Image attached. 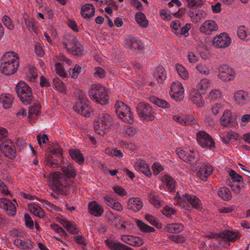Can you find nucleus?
<instances>
[{
    "mask_svg": "<svg viewBox=\"0 0 250 250\" xmlns=\"http://www.w3.org/2000/svg\"><path fill=\"white\" fill-rule=\"evenodd\" d=\"M19 63L17 53L14 52H6L1 57L0 70L5 75L13 74L18 70Z\"/></svg>",
    "mask_w": 250,
    "mask_h": 250,
    "instance_id": "f257e3e1",
    "label": "nucleus"
},
{
    "mask_svg": "<svg viewBox=\"0 0 250 250\" xmlns=\"http://www.w3.org/2000/svg\"><path fill=\"white\" fill-rule=\"evenodd\" d=\"M177 193V194H178ZM177 197V204L182 208H185L187 210H191L195 208L199 210L202 209V204L200 200L194 195L185 193L182 196Z\"/></svg>",
    "mask_w": 250,
    "mask_h": 250,
    "instance_id": "f03ea898",
    "label": "nucleus"
},
{
    "mask_svg": "<svg viewBox=\"0 0 250 250\" xmlns=\"http://www.w3.org/2000/svg\"><path fill=\"white\" fill-rule=\"evenodd\" d=\"M88 95L91 100L102 105L106 104L108 103L109 98L107 90L101 84H92L89 89Z\"/></svg>",
    "mask_w": 250,
    "mask_h": 250,
    "instance_id": "7ed1b4c3",
    "label": "nucleus"
},
{
    "mask_svg": "<svg viewBox=\"0 0 250 250\" xmlns=\"http://www.w3.org/2000/svg\"><path fill=\"white\" fill-rule=\"evenodd\" d=\"M16 91L20 99L24 104H31L34 101L31 88L25 82H20L16 86Z\"/></svg>",
    "mask_w": 250,
    "mask_h": 250,
    "instance_id": "20e7f679",
    "label": "nucleus"
},
{
    "mask_svg": "<svg viewBox=\"0 0 250 250\" xmlns=\"http://www.w3.org/2000/svg\"><path fill=\"white\" fill-rule=\"evenodd\" d=\"M77 96L79 101L73 106V109L85 117L89 116L92 109L88 104V100L85 94L79 90L77 92Z\"/></svg>",
    "mask_w": 250,
    "mask_h": 250,
    "instance_id": "39448f33",
    "label": "nucleus"
},
{
    "mask_svg": "<svg viewBox=\"0 0 250 250\" xmlns=\"http://www.w3.org/2000/svg\"><path fill=\"white\" fill-rule=\"evenodd\" d=\"M115 111L118 117L124 122L132 124L134 122L133 113L130 108L123 102L118 101L115 104Z\"/></svg>",
    "mask_w": 250,
    "mask_h": 250,
    "instance_id": "423d86ee",
    "label": "nucleus"
},
{
    "mask_svg": "<svg viewBox=\"0 0 250 250\" xmlns=\"http://www.w3.org/2000/svg\"><path fill=\"white\" fill-rule=\"evenodd\" d=\"M62 45L68 52L73 55L80 56L83 54V46L75 36L67 37L62 42Z\"/></svg>",
    "mask_w": 250,
    "mask_h": 250,
    "instance_id": "0eeeda50",
    "label": "nucleus"
},
{
    "mask_svg": "<svg viewBox=\"0 0 250 250\" xmlns=\"http://www.w3.org/2000/svg\"><path fill=\"white\" fill-rule=\"evenodd\" d=\"M112 122L111 116L106 113L100 114L96 118L94 128L101 135H104L105 131L109 127Z\"/></svg>",
    "mask_w": 250,
    "mask_h": 250,
    "instance_id": "6e6552de",
    "label": "nucleus"
},
{
    "mask_svg": "<svg viewBox=\"0 0 250 250\" xmlns=\"http://www.w3.org/2000/svg\"><path fill=\"white\" fill-rule=\"evenodd\" d=\"M52 178L53 183L51 188L55 192H60L62 188L69 186L67 179L60 172H55L50 174Z\"/></svg>",
    "mask_w": 250,
    "mask_h": 250,
    "instance_id": "1a4fd4ad",
    "label": "nucleus"
},
{
    "mask_svg": "<svg viewBox=\"0 0 250 250\" xmlns=\"http://www.w3.org/2000/svg\"><path fill=\"white\" fill-rule=\"evenodd\" d=\"M0 150L4 155L9 159L16 157L17 149L14 143L10 139L3 140L0 144Z\"/></svg>",
    "mask_w": 250,
    "mask_h": 250,
    "instance_id": "9d476101",
    "label": "nucleus"
},
{
    "mask_svg": "<svg viewBox=\"0 0 250 250\" xmlns=\"http://www.w3.org/2000/svg\"><path fill=\"white\" fill-rule=\"evenodd\" d=\"M136 110L140 118L146 121H152L154 119L152 108L147 103H139L137 106Z\"/></svg>",
    "mask_w": 250,
    "mask_h": 250,
    "instance_id": "9b49d317",
    "label": "nucleus"
},
{
    "mask_svg": "<svg viewBox=\"0 0 250 250\" xmlns=\"http://www.w3.org/2000/svg\"><path fill=\"white\" fill-rule=\"evenodd\" d=\"M177 153L182 160L190 164L192 167H196L200 162L199 156L193 151L186 152L183 150H180Z\"/></svg>",
    "mask_w": 250,
    "mask_h": 250,
    "instance_id": "f8f14e48",
    "label": "nucleus"
},
{
    "mask_svg": "<svg viewBox=\"0 0 250 250\" xmlns=\"http://www.w3.org/2000/svg\"><path fill=\"white\" fill-rule=\"evenodd\" d=\"M197 141L203 148L208 147L210 149L215 147V142L212 137L204 131H200L196 133Z\"/></svg>",
    "mask_w": 250,
    "mask_h": 250,
    "instance_id": "ddd939ff",
    "label": "nucleus"
},
{
    "mask_svg": "<svg viewBox=\"0 0 250 250\" xmlns=\"http://www.w3.org/2000/svg\"><path fill=\"white\" fill-rule=\"evenodd\" d=\"M196 167L198 168L196 173L197 176L204 181L208 180V177L212 173L214 170L211 165L202 162H200Z\"/></svg>",
    "mask_w": 250,
    "mask_h": 250,
    "instance_id": "4468645a",
    "label": "nucleus"
},
{
    "mask_svg": "<svg viewBox=\"0 0 250 250\" xmlns=\"http://www.w3.org/2000/svg\"><path fill=\"white\" fill-rule=\"evenodd\" d=\"M169 94L174 100L182 101L184 98V89L182 84L178 81L172 83Z\"/></svg>",
    "mask_w": 250,
    "mask_h": 250,
    "instance_id": "2eb2a0df",
    "label": "nucleus"
},
{
    "mask_svg": "<svg viewBox=\"0 0 250 250\" xmlns=\"http://www.w3.org/2000/svg\"><path fill=\"white\" fill-rule=\"evenodd\" d=\"M231 42V40L226 33H222L214 37L212 40L213 45L217 48H226L228 47Z\"/></svg>",
    "mask_w": 250,
    "mask_h": 250,
    "instance_id": "dca6fc26",
    "label": "nucleus"
},
{
    "mask_svg": "<svg viewBox=\"0 0 250 250\" xmlns=\"http://www.w3.org/2000/svg\"><path fill=\"white\" fill-rule=\"evenodd\" d=\"M218 77L223 81L229 82L235 77V72L226 64H223L219 67Z\"/></svg>",
    "mask_w": 250,
    "mask_h": 250,
    "instance_id": "f3484780",
    "label": "nucleus"
},
{
    "mask_svg": "<svg viewBox=\"0 0 250 250\" xmlns=\"http://www.w3.org/2000/svg\"><path fill=\"white\" fill-rule=\"evenodd\" d=\"M125 46L136 54L144 50L145 48L142 41L134 37H129L126 40Z\"/></svg>",
    "mask_w": 250,
    "mask_h": 250,
    "instance_id": "a211bd4d",
    "label": "nucleus"
},
{
    "mask_svg": "<svg viewBox=\"0 0 250 250\" xmlns=\"http://www.w3.org/2000/svg\"><path fill=\"white\" fill-rule=\"evenodd\" d=\"M0 208L4 209L10 216H14L16 214L15 204L7 198H0Z\"/></svg>",
    "mask_w": 250,
    "mask_h": 250,
    "instance_id": "6ab92c4d",
    "label": "nucleus"
},
{
    "mask_svg": "<svg viewBox=\"0 0 250 250\" xmlns=\"http://www.w3.org/2000/svg\"><path fill=\"white\" fill-rule=\"evenodd\" d=\"M218 27L216 22L212 20L205 21L200 27V31L206 35H210L215 31H217Z\"/></svg>",
    "mask_w": 250,
    "mask_h": 250,
    "instance_id": "aec40b11",
    "label": "nucleus"
},
{
    "mask_svg": "<svg viewBox=\"0 0 250 250\" xmlns=\"http://www.w3.org/2000/svg\"><path fill=\"white\" fill-rule=\"evenodd\" d=\"M127 208L134 212H137L143 208V203L142 200L137 197H132L127 202Z\"/></svg>",
    "mask_w": 250,
    "mask_h": 250,
    "instance_id": "412c9836",
    "label": "nucleus"
},
{
    "mask_svg": "<svg viewBox=\"0 0 250 250\" xmlns=\"http://www.w3.org/2000/svg\"><path fill=\"white\" fill-rule=\"evenodd\" d=\"M234 100L236 103L240 105H243L249 102V94L243 90H239L234 94Z\"/></svg>",
    "mask_w": 250,
    "mask_h": 250,
    "instance_id": "4be33fe9",
    "label": "nucleus"
},
{
    "mask_svg": "<svg viewBox=\"0 0 250 250\" xmlns=\"http://www.w3.org/2000/svg\"><path fill=\"white\" fill-rule=\"evenodd\" d=\"M172 119L183 125H189L196 123L195 119L192 116L174 115Z\"/></svg>",
    "mask_w": 250,
    "mask_h": 250,
    "instance_id": "5701e85b",
    "label": "nucleus"
},
{
    "mask_svg": "<svg viewBox=\"0 0 250 250\" xmlns=\"http://www.w3.org/2000/svg\"><path fill=\"white\" fill-rule=\"evenodd\" d=\"M88 210L92 215L96 217H100L104 213L103 207L96 201H92L88 204Z\"/></svg>",
    "mask_w": 250,
    "mask_h": 250,
    "instance_id": "b1692460",
    "label": "nucleus"
},
{
    "mask_svg": "<svg viewBox=\"0 0 250 250\" xmlns=\"http://www.w3.org/2000/svg\"><path fill=\"white\" fill-rule=\"evenodd\" d=\"M121 239L125 243L135 247L141 246L144 243L141 238L131 235H123L121 236Z\"/></svg>",
    "mask_w": 250,
    "mask_h": 250,
    "instance_id": "393cba45",
    "label": "nucleus"
},
{
    "mask_svg": "<svg viewBox=\"0 0 250 250\" xmlns=\"http://www.w3.org/2000/svg\"><path fill=\"white\" fill-rule=\"evenodd\" d=\"M153 77L159 83H163L167 78V73L162 66H157L153 72Z\"/></svg>",
    "mask_w": 250,
    "mask_h": 250,
    "instance_id": "a878e982",
    "label": "nucleus"
},
{
    "mask_svg": "<svg viewBox=\"0 0 250 250\" xmlns=\"http://www.w3.org/2000/svg\"><path fill=\"white\" fill-rule=\"evenodd\" d=\"M95 9L94 6L90 4H86L81 8V15L84 19H90L94 16Z\"/></svg>",
    "mask_w": 250,
    "mask_h": 250,
    "instance_id": "bb28decb",
    "label": "nucleus"
},
{
    "mask_svg": "<svg viewBox=\"0 0 250 250\" xmlns=\"http://www.w3.org/2000/svg\"><path fill=\"white\" fill-rule=\"evenodd\" d=\"M13 101V96L9 93L0 95V103L5 109L10 108L12 106Z\"/></svg>",
    "mask_w": 250,
    "mask_h": 250,
    "instance_id": "cd10ccee",
    "label": "nucleus"
},
{
    "mask_svg": "<svg viewBox=\"0 0 250 250\" xmlns=\"http://www.w3.org/2000/svg\"><path fill=\"white\" fill-rule=\"evenodd\" d=\"M201 94L195 89L191 90L190 93V100L198 107H202L204 104Z\"/></svg>",
    "mask_w": 250,
    "mask_h": 250,
    "instance_id": "c85d7f7f",
    "label": "nucleus"
},
{
    "mask_svg": "<svg viewBox=\"0 0 250 250\" xmlns=\"http://www.w3.org/2000/svg\"><path fill=\"white\" fill-rule=\"evenodd\" d=\"M105 243L111 250H133L132 248L120 242L115 243L112 241L106 240Z\"/></svg>",
    "mask_w": 250,
    "mask_h": 250,
    "instance_id": "c756f323",
    "label": "nucleus"
},
{
    "mask_svg": "<svg viewBox=\"0 0 250 250\" xmlns=\"http://www.w3.org/2000/svg\"><path fill=\"white\" fill-rule=\"evenodd\" d=\"M14 243L17 247L24 250L32 249L33 248V245L31 241L28 239L25 240L17 239L14 240Z\"/></svg>",
    "mask_w": 250,
    "mask_h": 250,
    "instance_id": "7c9ffc66",
    "label": "nucleus"
},
{
    "mask_svg": "<svg viewBox=\"0 0 250 250\" xmlns=\"http://www.w3.org/2000/svg\"><path fill=\"white\" fill-rule=\"evenodd\" d=\"M184 229V226L181 224L171 223L167 224L165 230L170 233H178L181 232Z\"/></svg>",
    "mask_w": 250,
    "mask_h": 250,
    "instance_id": "2f4dec72",
    "label": "nucleus"
},
{
    "mask_svg": "<svg viewBox=\"0 0 250 250\" xmlns=\"http://www.w3.org/2000/svg\"><path fill=\"white\" fill-rule=\"evenodd\" d=\"M28 209L35 216L40 218H43L45 217V214L43 210L40 207L36 204L29 205Z\"/></svg>",
    "mask_w": 250,
    "mask_h": 250,
    "instance_id": "473e14b6",
    "label": "nucleus"
},
{
    "mask_svg": "<svg viewBox=\"0 0 250 250\" xmlns=\"http://www.w3.org/2000/svg\"><path fill=\"white\" fill-rule=\"evenodd\" d=\"M135 20L137 23L142 27L146 28L148 25V21L146 15L142 12H139L136 14Z\"/></svg>",
    "mask_w": 250,
    "mask_h": 250,
    "instance_id": "72a5a7b5",
    "label": "nucleus"
},
{
    "mask_svg": "<svg viewBox=\"0 0 250 250\" xmlns=\"http://www.w3.org/2000/svg\"><path fill=\"white\" fill-rule=\"evenodd\" d=\"M135 167L136 169L140 171L146 176L150 177L151 176V172L148 167V166L144 161L137 163Z\"/></svg>",
    "mask_w": 250,
    "mask_h": 250,
    "instance_id": "f704fd0d",
    "label": "nucleus"
},
{
    "mask_svg": "<svg viewBox=\"0 0 250 250\" xmlns=\"http://www.w3.org/2000/svg\"><path fill=\"white\" fill-rule=\"evenodd\" d=\"M238 135L237 133L233 131H229L225 133L224 136L221 137V139L223 142L228 145L230 141L232 140H236L238 139Z\"/></svg>",
    "mask_w": 250,
    "mask_h": 250,
    "instance_id": "c9c22d12",
    "label": "nucleus"
},
{
    "mask_svg": "<svg viewBox=\"0 0 250 250\" xmlns=\"http://www.w3.org/2000/svg\"><path fill=\"white\" fill-rule=\"evenodd\" d=\"M218 194L224 201H229L232 198L231 192L227 187L220 188L218 191Z\"/></svg>",
    "mask_w": 250,
    "mask_h": 250,
    "instance_id": "e433bc0d",
    "label": "nucleus"
},
{
    "mask_svg": "<svg viewBox=\"0 0 250 250\" xmlns=\"http://www.w3.org/2000/svg\"><path fill=\"white\" fill-rule=\"evenodd\" d=\"M232 118L229 110H226L220 119L221 125L224 126H228L231 124Z\"/></svg>",
    "mask_w": 250,
    "mask_h": 250,
    "instance_id": "4c0bfd02",
    "label": "nucleus"
},
{
    "mask_svg": "<svg viewBox=\"0 0 250 250\" xmlns=\"http://www.w3.org/2000/svg\"><path fill=\"white\" fill-rule=\"evenodd\" d=\"M61 169L65 175V176L63 175L62 176L67 179V181H68L67 178H74L76 175V171L75 168L72 166L63 167ZM67 182H68V181Z\"/></svg>",
    "mask_w": 250,
    "mask_h": 250,
    "instance_id": "58836bf2",
    "label": "nucleus"
},
{
    "mask_svg": "<svg viewBox=\"0 0 250 250\" xmlns=\"http://www.w3.org/2000/svg\"><path fill=\"white\" fill-rule=\"evenodd\" d=\"M210 86L209 81L206 79H202L197 85V90L201 94L205 93Z\"/></svg>",
    "mask_w": 250,
    "mask_h": 250,
    "instance_id": "ea45409f",
    "label": "nucleus"
},
{
    "mask_svg": "<svg viewBox=\"0 0 250 250\" xmlns=\"http://www.w3.org/2000/svg\"><path fill=\"white\" fill-rule=\"evenodd\" d=\"M69 154L72 159L79 164H82L84 162L83 155L79 150H70Z\"/></svg>",
    "mask_w": 250,
    "mask_h": 250,
    "instance_id": "a19ab883",
    "label": "nucleus"
},
{
    "mask_svg": "<svg viewBox=\"0 0 250 250\" xmlns=\"http://www.w3.org/2000/svg\"><path fill=\"white\" fill-rule=\"evenodd\" d=\"M150 101L158 106L163 108H167L170 107V104L165 100L159 99L157 97L152 96L150 97Z\"/></svg>",
    "mask_w": 250,
    "mask_h": 250,
    "instance_id": "79ce46f5",
    "label": "nucleus"
},
{
    "mask_svg": "<svg viewBox=\"0 0 250 250\" xmlns=\"http://www.w3.org/2000/svg\"><path fill=\"white\" fill-rule=\"evenodd\" d=\"M40 104L38 101H35L34 104L29 108V118H34L40 112Z\"/></svg>",
    "mask_w": 250,
    "mask_h": 250,
    "instance_id": "37998d69",
    "label": "nucleus"
},
{
    "mask_svg": "<svg viewBox=\"0 0 250 250\" xmlns=\"http://www.w3.org/2000/svg\"><path fill=\"white\" fill-rule=\"evenodd\" d=\"M221 238L229 241L234 242L236 240L237 234L230 230L223 231L221 233Z\"/></svg>",
    "mask_w": 250,
    "mask_h": 250,
    "instance_id": "c03bdc74",
    "label": "nucleus"
},
{
    "mask_svg": "<svg viewBox=\"0 0 250 250\" xmlns=\"http://www.w3.org/2000/svg\"><path fill=\"white\" fill-rule=\"evenodd\" d=\"M136 224L140 230L142 232H152L155 230L154 228L146 225L141 220H137Z\"/></svg>",
    "mask_w": 250,
    "mask_h": 250,
    "instance_id": "a18cd8bd",
    "label": "nucleus"
},
{
    "mask_svg": "<svg viewBox=\"0 0 250 250\" xmlns=\"http://www.w3.org/2000/svg\"><path fill=\"white\" fill-rule=\"evenodd\" d=\"M164 183L166 187L171 191L175 188V180L168 175H165L163 178Z\"/></svg>",
    "mask_w": 250,
    "mask_h": 250,
    "instance_id": "49530a36",
    "label": "nucleus"
},
{
    "mask_svg": "<svg viewBox=\"0 0 250 250\" xmlns=\"http://www.w3.org/2000/svg\"><path fill=\"white\" fill-rule=\"evenodd\" d=\"M176 71L179 75L184 80H187L189 77V75L186 69L180 64L175 65Z\"/></svg>",
    "mask_w": 250,
    "mask_h": 250,
    "instance_id": "de8ad7c7",
    "label": "nucleus"
},
{
    "mask_svg": "<svg viewBox=\"0 0 250 250\" xmlns=\"http://www.w3.org/2000/svg\"><path fill=\"white\" fill-rule=\"evenodd\" d=\"M237 35L241 40L245 41L250 40V34L246 31L244 26H240L238 28Z\"/></svg>",
    "mask_w": 250,
    "mask_h": 250,
    "instance_id": "09e8293b",
    "label": "nucleus"
},
{
    "mask_svg": "<svg viewBox=\"0 0 250 250\" xmlns=\"http://www.w3.org/2000/svg\"><path fill=\"white\" fill-rule=\"evenodd\" d=\"M145 219L152 226H153L158 229L162 228V224L159 222L158 220L156 219L153 216L150 214H146Z\"/></svg>",
    "mask_w": 250,
    "mask_h": 250,
    "instance_id": "8fccbe9b",
    "label": "nucleus"
},
{
    "mask_svg": "<svg viewBox=\"0 0 250 250\" xmlns=\"http://www.w3.org/2000/svg\"><path fill=\"white\" fill-rule=\"evenodd\" d=\"M39 201L42 203L43 205L51 212H59L62 211L60 208L50 203L47 200L40 199Z\"/></svg>",
    "mask_w": 250,
    "mask_h": 250,
    "instance_id": "3c124183",
    "label": "nucleus"
},
{
    "mask_svg": "<svg viewBox=\"0 0 250 250\" xmlns=\"http://www.w3.org/2000/svg\"><path fill=\"white\" fill-rule=\"evenodd\" d=\"M105 217L108 222L110 223L116 222L120 220L121 216L116 214L113 213L111 211H106L105 213Z\"/></svg>",
    "mask_w": 250,
    "mask_h": 250,
    "instance_id": "603ef678",
    "label": "nucleus"
},
{
    "mask_svg": "<svg viewBox=\"0 0 250 250\" xmlns=\"http://www.w3.org/2000/svg\"><path fill=\"white\" fill-rule=\"evenodd\" d=\"M188 4V7L189 8H197L201 7L203 4L202 0H186Z\"/></svg>",
    "mask_w": 250,
    "mask_h": 250,
    "instance_id": "864d4df0",
    "label": "nucleus"
},
{
    "mask_svg": "<svg viewBox=\"0 0 250 250\" xmlns=\"http://www.w3.org/2000/svg\"><path fill=\"white\" fill-rule=\"evenodd\" d=\"M222 96L220 90L219 89H214L210 92L209 98L210 100L214 101L220 99Z\"/></svg>",
    "mask_w": 250,
    "mask_h": 250,
    "instance_id": "5fc2aeb1",
    "label": "nucleus"
},
{
    "mask_svg": "<svg viewBox=\"0 0 250 250\" xmlns=\"http://www.w3.org/2000/svg\"><path fill=\"white\" fill-rule=\"evenodd\" d=\"M53 84L57 90L62 93H65L66 90L64 84L59 79H54L53 80Z\"/></svg>",
    "mask_w": 250,
    "mask_h": 250,
    "instance_id": "6e6d98bb",
    "label": "nucleus"
},
{
    "mask_svg": "<svg viewBox=\"0 0 250 250\" xmlns=\"http://www.w3.org/2000/svg\"><path fill=\"white\" fill-rule=\"evenodd\" d=\"M37 70L35 67H30L27 73V77L31 82H34L37 77Z\"/></svg>",
    "mask_w": 250,
    "mask_h": 250,
    "instance_id": "4d7b16f0",
    "label": "nucleus"
},
{
    "mask_svg": "<svg viewBox=\"0 0 250 250\" xmlns=\"http://www.w3.org/2000/svg\"><path fill=\"white\" fill-rule=\"evenodd\" d=\"M81 72V67L79 65H76L73 68L69 69V73L71 77L73 79H76L78 75Z\"/></svg>",
    "mask_w": 250,
    "mask_h": 250,
    "instance_id": "13d9d810",
    "label": "nucleus"
},
{
    "mask_svg": "<svg viewBox=\"0 0 250 250\" xmlns=\"http://www.w3.org/2000/svg\"><path fill=\"white\" fill-rule=\"evenodd\" d=\"M4 25L9 30H13L14 25L11 18L8 16H4L2 19Z\"/></svg>",
    "mask_w": 250,
    "mask_h": 250,
    "instance_id": "bf43d9fd",
    "label": "nucleus"
},
{
    "mask_svg": "<svg viewBox=\"0 0 250 250\" xmlns=\"http://www.w3.org/2000/svg\"><path fill=\"white\" fill-rule=\"evenodd\" d=\"M148 197L150 203L153 204L155 207L159 208L162 206V203L157 196L152 194H149Z\"/></svg>",
    "mask_w": 250,
    "mask_h": 250,
    "instance_id": "052dcab7",
    "label": "nucleus"
},
{
    "mask_svg": "<svg viewBox=\"0 0 250 250\" xmlns=\"http://www.w3.org/2000/svg\"><path fill=\"white\" fill-rule=\"evenodd\" d=\"M229 175L231 177L233 182H240L243 180V177L240 174L237 173L234 170L230 169L229 172Z\"/></svg>",
    "mask_w": 250,
    "mask_h": 250,
    "instance_id": "680f3d73",
    "label": "nucleus"
},
{
    "mask_svg": "<svg viewBox=\"0 0 250 250\" xmlns=\"http://www.w3.org/2000/svg\"><path fill=\"white\" fill-rule=\"evenodd\" d=\"M196 68L198 71L201 74H203L206 75H208L209 74V69L205 64L201 63L198 64L196 66Z\"/></svg>",
    "mask_w": 250,
    "mask_h": 250,
    "instance_id": "e2e57ef3",
    "label": "nucleus"
},
{
    "mask_svg": "<svg viewBox=\"0 0 250 250\" xmlns=\"http://www.w3.org/2000/svg\"><path fill=\"white\" fill-rule=\"evenodd\" d=\"M168 238L177 243H183L185 241V238L180 235H169Z\"/></svg>",
    "mask_w": 250,
    "mask_h": 250,
    "instance_id": "0e129e2a",
    "label": "nucleus"
},
{
    "mask_svg": "<svg viewBox=\"0 0 250 250\" xmlns=\"http://www.w3.org/2000/svg\"><path fill=\"white\" fill-rule=\"evenodd\" d=\"M55 68L56 72L60 76L63 77H66V73L64 71V69L63 68L62 64L61 63L57 62L55 64Z\"/></svg>",
    "mask_w": 250,
    "mask_h": 250,
    "instance_id": "69168bd1",
    "label": "nucleus"
},
{
    "mask_svg": "<svg viewBox=\"0 0 250 250\" xmlns=\"http://www.w3.org/2000/svg\"><path fill=\"white\" fill-rule=\"evenodd\" d=\"M24 218L26 227L30 229H33L34 228V222L30 216L28 214L25 213Z\"/></svg>",
    "mask_w": 250,
    "mask_h": 250,
    "instance_id": "338daca9",
    "label": "nucleus"
},
{
    "mask_svg": "<svg viewBox=\"0 0 250 250\" xmlns=\"http://www.w3.org/2000/svg\"><path fill=\"white\" fill-rule=\"evenodd\" d=\"M152 168L153 169V173L155 175H158L164 169L163 166L159 163L157 162H155L153 164Z\"/></svg>",
    "mask_w": 250,
    "mask_h": 250,
    "instance_id": "774afa93",
    "label": "nucleus"
}]
</instances>
